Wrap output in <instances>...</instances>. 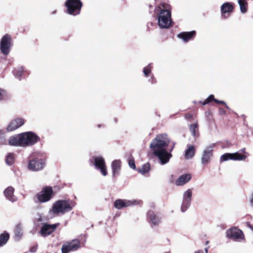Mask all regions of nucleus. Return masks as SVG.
<instances>
[{
    "instance_id": "nucleus-15",
    "label": "nucleus",
    "mask_w": 253,
    "mask_h": 253,
    "mask_svg": "<svg viewBox=\"0 0 253 253\" xmlns=\"http://www.w3.org/2000/svg\"><path fill=\"white\" fill-rule=\"evenodd\" d=\"M139 204L136 200H128L118 199L114 202V207L117 209H121L123 208L129 207L132 205H136Z\"/></svg>"
},
{
    "instance_id": "nucleus-46",
    "label": "nucleus",
    "mask_w": 253,
    "mask_h": 253,
    "mask_svg": "<svg viewBox=\"0 0 253 253\" xmlns=\"http://www.w3.org/2000/svg\"><path fill=\"white\" fill-rule=\"evenodd\" d=\"M208 248H206L205 249V251L206 253H208Z\"/></svg>"
},
{
    "instance_id": "nucleus-2",
    "label": "nucleus",
    "mask_w": 253,
    "mask_h": 253,
    "mask_svg": "<svg viewBox=\"0 0 253 253\" xmlns=\"http://www.w3.org/2000/svg\"><path fill=\"white\" fill-rule=\"evenodd\" d=\"M158 24L161 29H168L171 25L170 6L167 3H162L159 7Z\"/></svg>"
},
{
    "instance_id": "nucleus-8",
    "label": "nucleus",
    "mask_w": 253,
    "mask_h": 253,
    "mask_svg": "<svg viewBox=\"0 0 253 253\" xmlns=\"http://www.w3.org/2000/svg\"><path fill=\"white\" fill-rule=\"evenodd\" d=\"M92 159L95 169L103 176H106L108 174V170L104 158L101 156H97L93 157Z\"/></svg>"
},
{
    "instance_id": "nucleus-12",
    "label": "nucleus",
    "mask_w": 253,
    "mask_h": 253,
    "mask_svg": "<svg viewBox=\"0 0 253 253\" xmlns=\"http://www.w3.org/2000/svg\"><path fill=\"white\" fill-rule=\"evenodd\" d=\"M81 247V243L77 239L68 242L62 245L61 252L62 253H68L70 252L76 251Z\"/></svg>"
},
{
    "instance_id": "nucleus-5",
    "label": "nucleus",
    "mask_w": 253,
    "mask_h": 253,
    "mask_svg": "<svg viewBox=\"0 0 253 253\" xmlns=\"http://www.w3.org/2000/svg\"><path fill=\"white\" fill-rule=\"evenodd\" d=\"M82 5L80 0H67L65 3L67 13L74 16L80 14Z\"/></svg>"
},
{
    "instance_id": "nucleus-33",
    "label": "nucleus",
    "mask_w": 253,
    "mask_h": 253,
    "mask_svg": "<svg viewBox=\"0 0 253 253\" xmlns=\"http://www.w3.org/2000/svg\"><path fill=\"white\" fill-rule=\"evenodd\" d=\"M215 99L214 98V95L211 94L204 101H200L199 103L203 105H205L209 103L211 101H214L215 102Z\"/></svg>"
},
{
    "instance_id": "nucleus-4",
    "label": "nucleus",
    "mask_w": 253,
    "mask_h": 253,
    "mask_svg": "<svg viewBox=\"0 0 253 253\" xmlns=\"http://www.w3.org/2000/svg\"><path fill=\"white\" fill-rule=\"evenodd\" d=\"M21 147L33 146L40 141V138L33 131H27L20 134Z\"/></svg>"
},
{
    "instance_id": "nucleus-31",
    "label": "nucleus",
    "mask_w": 253,
    "mask_h": 253,
    "mask_svg": "<svg viewBox=\"0 0 253 253\" xmlns=\"http://www.w3.org/2000/svg\"><path fill=\"white\" fill-rule=\"evenodd\" d=\"M150 170V165L149 164H145L141 168L138 169L139 172L142 174H144Z\"/></svg>"
},
{
    "instance_id": "nucleus-42",
    "label": "nucleus",
    "mask_w": 253,
    "mask_h": 253,
    "mask_svg": "<svg viewBox=\"0 0 253 253\" xmlns=\"http://www.w3.org/2000/svg\"><path fill=\"white\" fill-rule=\"evenodd\" d=\"M249 227L252 230V231L253 232V226H252L251 225H249Z\"/></svg>"
},
{
    "instance_id": "nucleus-6",
    "label": "nucleus",
    "mask_w": 253,
    "mask_h": 253,
    "mask_svg": "<svg viewBox=\"0 0 253 253\" xmlns=\"http://www.w3.org/2000/svg\"><path fill=\"white\" fill-rule=\"evenodd\" d=\"M12 46V36L8 34L3 35L0 40V51L1 53L5 56L8 55Z\"/></svg>"
},
{
    "instance_id": "nucleus-14",
    "label": "nucleus",
    "mask_w": 253,
    "mask_h": 253,
    "mask_svg": "<svg viewBox=\"0 0 253 253\" xmlns=\"http://www.w3.org/2000/svg\"><path fill=\"white\" fill-rule=\"evenodd\" d=\"M247 157V155L241 154L238 152L234 153H226L221 156L220 161L224 162L228 160L234 161H243L245 160Z\"/></svg>"
},
{
    "instance_id": "nucleus-1",
    "label": "nucleus",
    "mask_w": 253,
    "mask_h": 253,
    "mask_svg": "<svg viewBox=\"0 0 253 253\" xmlns=\"http://www.w3.org/2000/svg\"><path fill=\"white\" fill-rule=\"evenodd\" d=\"M170 142V139L168 135L166 133H162L157 135L150 144V148L153 154L158 158L162 165L168 164L172 157L171 152L174 147L175 143H172V145L169 151L166 148Z\"/></svg>"
},
{
    "instance_id": "nucleus-20",
    "label": "nucleus",
    "mask_w": 253,
    "mask_h": 253,
    "mask_svg": "<svg viewBox=\"0 0 253 253\" xmlns=\"http://www.w3.org/2000/svg\"><path fill=\"white\" fill-rule=\"evenodd\" d=\"M111 169L113 176L118 175L121 169V162L119 160H115L112 162Z\"/></svg>"
},
{
    "instance_id": "nucleus-7",
    "label": "nucleus",
    "mask_w": 253,
    "mask_h": 253,
    "mask_svg": "<svg viewBox=\"0 0 253 253\" xmlns=\"http://www.w3.org/2000/svg\"><path fill=\"white\" fill-rule=\"evenodd\" d=\"M46 160L44 158H36L29 161L27 168L29 170L38 172L42 170L46 166Z\"/></svg>"
},
{
    "instance_id": "nucleus-22",
    "label": "nucleus",
    "mask_w": 253,
    "mask_h": 253,
    "mask_svg": "<svg viewBox=\"0 0 253 253\" xmlns=\"http://www.w3.org/2000/svg\"><path fill=\"white\" fill-rule=\"evenodd\" d=\"M233 10V5L231 2H226L223 3L220 7L221 13L222 16L225 14L231 13Z\"/></svg>"
},
{
    "instance_id": "nucleus-40",
    "label": "nucleus",
    "mask_w": 253,
    "mask_h": 253,
    "mask_svg": "<svg viewBox=\"0 0 253 253\" xmlns=\"http://www.w3.org/2000/svg\"><path fill=\"white\" fill-rule=\"evenodd\" d=\"M219 112L221 114H225V111L222 108L219 109Z\"/></svg>"
},
{
    "instance_id": "nucleus-16",
    "label": "nucleus",
    "mask_w": 253,
    "mask_h": 253,
    "mask_svg": "<svg viewBox=\"0 0 253 253\" xmlns=\"http://www.w3.org/2000/svg\"><path fill=\"white\" fill-rule=\"evenodd\" d=\"M24 124V119L21 118H17L11 120L6 129L8 131H13L22 126Z\"/></svg>"
},
{
    "instance_id": "nucleus-29",
    "label": "nucleus",
    "mask_w": 253,
    "mask_h": 253,
    "mask_svg": "<svg viewBox=\"0 0 253 253\" xmlns=\"http://www.w3.org/2000/svg\"><path fill=\"white\" fill-rule=\"evenodd\" d=\"M241 12L245 13L247 11V2L246 0H238Z\"/></svg>"
},
{
    "instance_id": "nucleus-10",
    "label": "nucleus",
    "mask_w": 253,
    "mask_h": 253,
    "mask_svg": "<svg viewBox=\"0 0 253 253\" xmlns=\"http://www.w3.org/2000/svg\"><path fill=\"white\" fill-rule=\"evenodd\" d=\"M192 197V190L191 189H188L183 192L180 207L181 212H185L190 207Z\"/></svg>"
},
{
    "instance_id": "nucleus-25",
    "label": "nucleus",
    "mask_w": 253,
    "mask_h": 253,
    "mask_svg": "<svg viewBox=\"0 0 253 253\" xmlns=\"http://www.w3.org/2000/svg\"><path fill=\"white\" fill-rule=\"evenodd\" d=\"M195 147L193 145H189L188 148L185 153V157L186 159H192L195 155Z\"/></svg>"
},
{
    "instance_id": "nucleus-39",
    "label": "nucleus",
    "mask_w": 253,
    "mask_h": 253,
    "mask_svg": "<svg viewBox=\"0 0 253 253\" xmlns=\"http://www.w3.org/2000/svg\"><path fill=\"white\" fill-rule=\"evenodd\" d=\"M250 202L251 205L253 206V192L252 193V194L251 195Z\"/></svg>"
},
{
    "instance_id": "nucleus-38",
    "label": "nucleus",
    "mask_w": 253,
    "mask_h": 253,
    "mask_svg": "<svg viewBox=\"0 0 253 253\" xmlns=\"http://www.w3.org/2000/svg\"><path fill=\"white\" fill-rule=\"evenodd\" d=\"M37 246L33 247L31 248L30 252L31 253H35L36 252V251H37Z\"/></svg>"
},
{
    "instance_id": "nucleus-18",
    "label": "nucleus",
    "mask_w": 253,
    "mask_h": 253,
    "mask_svg": "<svg viewBox=\"0 0 253 253\" xmlns=\"http://www.w3.org/2000/svg\"><path fill=\"white\" fill-rule=\"evenodd\" d=\"M191 175L190 173H185L180 175L175 181L176 186H183L188 183L191 179Z\"/></svg>"
},
{
    "instance_id": "nucleus-48",
    "label": "nucleus",
    "mask_w": 253,
    "mask_h": 253,
    "mask_svg": "<svg viewBox=\"0 0 253 253\" xmlns=\"http://www.w3.org/2000/svg\"><path fill=\"white\" fill-rule=\"evenodd\" d=\"M206 243H207V244H208L209 243V242H208V241H207V242H206Z\"/></svg>"
},
{
    "instance_id": "nucleus-17",
    "label": "nucleus",
    "mask_w": 253,
    "mask_h": 253,
    "mask_svg": "<svg viewBox=\"0 0 253 253\" xmlns=\"http://www.w3.org/2000/svg\"><path fill=\"white\" fill-rule=\"evenodd\" d=\"M58 225V223L53 224H44L42 226L40 232L43 237L48 236L56 229Z\"/></svg>"
},
{
    "instance_id": "nucleus-26",
    "label": "nucleus",
    "mask_w": 253,
    "mask_h": 253,
    "mask_svg": "<svg viewBox=\"0 0 253 253\" xmlns=\"http://www.w3.org/2000/svg\"><path fill=\"white\" fill-rule=\"evenodd\" d=\"M189 130L193 137H196L198 136V125L197 123L191 124L189 126Z\"/></svg>"
},
{
    "instance_id": "nucleus-27",
    "label": "nucleus",
    "mask_w": 253,
    "mask_h": 253,
    "mask_svg": "<svg viewBox=\"0 0 253 253\" xmlns=\"http://www.w3.org/2000/svg\"><path fill=\"white\" fill-rule=\"evenodd\" d=\"M15 237L17 240H19L23 235L22 226L21 224H17L15 228Z\"/></svg>"
},
{
    "instance_id": "nucleus-37",
    "label": "nucleus",
    "mask_w": 253,
    "mask_h": 253,
    "mask_svg": "<svg viewBox=\"0 0 253 253\" xmlns=\"http://www.w3.org/2000/svg\"><path fill=\"white\" fill-rule=\"evenodd\" d=\"M215 102L217 103H220V104H223V105H224L225 106L226 108L229 109V107L226 105V103L225 102L223 101H220V100H217V99H215Z\"/></svg>"
},
{
    "instance_id": "nucleus-30",
    "label": "nucleus",
    "mask_w": 253,
    "mask_h": 253,
    "mask_svg": "<svg viewBox=\"0 0 253 253\" xmlns=\"http://www.w3.org/2000/svg\"><path fill=\"white\" fill-rule=\"evenodd\" d=\"M24 69L22 67H18L15 69L13 71V74L16 78L20 80L21 77L22 76Z\"/></svg>"
},
{
    "instance_id": "nucleus-13",
    "label": "nucleus",
    "mask_w": 253,
    "mask_h": 253,
    "mask_svg": "<svg viewBox=\"0 0 253 253\" xmlns=\"http://www.w3.org/2000/svg\"><path fill=\"white\" fill-rule=\"evenodd\" d=\"M214 146V144H211L203 151L201 158V163L202 165H206L210 162L212 156V149Z\"/></svg>"
},
{
    "instance_id": "nucleus-3",
    "label": "nucleus",
    "mask_w": 253,
    "mask_h": 253,
    "mask_svg": "<svg viewBox=\"0 0 253 253\" xmlns=\"http://www.w3.org/2000/svg\"><path fill=\"white\" fill-rule=\"evenodd\" d=\"M75 205V202L72 201L58 200L53 204L49 212L55 215L64 214L71 211Z\"/></svg>"
},
{
    "instance_id": "nucleus-21",
    "label": "nucleus",
    "mask_w": 253,
    "mask_h": 253,
    "mask_svg": "<svg viewBox=\"0 0 253 253\" xmlns=\"http://www.w3.org/2000/svg\"><path fill=\"white\" fill-rule=\"evenodd\" d=\"M196 34L195 31L181 32L177 35V37L182 39L184 42H187L192 39Z\"/></svg>"
},
{
    "instance_id": "nucleus-34",
    "label": "nucleus",
    "mask_w": 253,
    "mask_h": 253,
    "mask_svg": "<svg viewBox=\"0 0 253 253\" xmlns=\"http://www.w3.org/2000/svg\"><path fill=\"white\" fill-rule=\"evenodd\" d=\"M151 68L152 67L150 64H149L143 68V72L146 77H148L149 76V75L151 72Z\"/></svg>"
},
{
    "instance_id": "nucleus-47",
    "label": "nucleus",
    "mask_w": 253,
    "mask_h": 253,
    "mask_svg": "<svg viewBox=\"0 0 253 253\" xmlns=\"http://www.w3.org/2000/svg\"><path fill=\"white\" fill-rule=\"evenodd\" d=\"M169 253V252H166V253Z\"/></svg>"
},
{
    "instance_id": "nucleus-36",
    "label": "nucleus",
    "mask_w": 253,
    "mask_h": 253,
    "mask_svg": "<svg viewBox=\"0 0 253 253\" xmlns=\"http://www.w3.org/2000/svg\"><path fill=\"white\" fill-rule=\"evenodd\" d=\"M129 166L130 168L133 169H135V165L133 160H130L129 161Z\"/></svg>"
},
{
    "instance_id": "nucleus-35",
    "label": "nucleus",
    "mask_w": 253,
    "mask_h": 253,
    "mask_svg": "<svg viewBox=\"0 0 253 253\" xmlns=\"http://www.w3.org/2000/svg\"><path fill=\"white\" fill-rule=\"evenodd\" d=\"M5 96V91L4 90L0 88V101L2 100Z\"/></svg>"
},
{
    "instance_id": "nucleus-44",
    "label": "nucleus",
    "mask_w": 253,
    "mask_h": 253,
    "mask_svg": "<svg viewBox=\"0 0 253 253\" xmlns=\"http://www.w3.org/2000/svg\"><path fill=\"white\" fill-rule=\"evenodd\" d=\"M56 13V10H54L53 11H52L51 12V14H55Z\"/></svg>"
},
{
    "instance_id": "nucleus-45",
    "label": "nucleus",
    "mask_w": 253,
    "mask_h": 253,
    "mask_svg": "<svg viewBox=\"0 0 253 253\" xmlns=\"http://www.w3.org/2000/svg\"><path fill=\"white\" fill-rule=\"evenodd\" d=\"M3 134V131L0 130V136Z\"/></svg>"
},
{
    "instance_id": "nucleus-19",
    "label": "nucleus",
    "mask_w": 253,
    "mask_h": 253,
    "mask_svg": "<svg viewBox=\"0 0 253 253\" xmlns=\"http://www.w3.org/2000/svg\"><path fill=\"white\" fill-rule=\"evenodd\" d=\"M14 189L11 186L6 188L3 192L6 198L12 202H15L17 199V197L14 195Z\"/></svg>"
},
{
    "instance_id": "nucleus-32",
    "label": "nucleus",
    "mask_w": 253,
    "mask_h": 253,
    "mask_svg": "<svg viewBox=\"0 0 253 253\" xmlns=\"http://www.w3.org/2000/svg\"><path fill=\"white\" fill-rule=\"evenodd\" d=\"M5 162L7 165H11L14 162V156L12 154L9 153L5 158Z\"/></svg>"
},
{
    "instance_id": "nucleus-28",
    "label": "nucleus",
    "mask_w": 253,
    "mask_h": 253,
    "mask_svg": "<svg viewBox=\"0 0 253 253\" xmlns=\"http://www.w3.org/2000/svg\"><path fill=\"white\" fill-rule=\"evenodd\" d=\"M9 238V235L8 233L4 232L0 235V247L6 244Z\"/></svg>"
},
{
    "instance_id": "nucleus-24",
    "label": "nucleus",
    "mask_w": 253,
    "mask_h": 253,
    "mask_svg": "<svg viewBox=\"0 0 253 253\" xmlns=\"http://www.w3.org/2000/svg\"><path fill=\"white\" fill-rule=\"evenodd\" d=\"M8 143L11 146H21L20 134L10 137L8 139Z\"/></svg>"
},
{
    "instance_id": "nucleus-41",
    "label": "nucleus",
    "mask_w": 253,
    "mask_h": 253,
    "mask_svg": "<svg viewBox=\"0 0 253 253\" xmlns=\"http://www.w3.org/2000/svg\"><path fill=\"white\" fill-rule=\"evenodd\" d=\"M241 151L242 152L245 153L246 154H247V156H248V154H247V153H246V152H245V148H243V149H241Z\"/></svg>"
},
{
    "instance_id": "nucleus-11",
    "label": "nucleus",
    "mask_w": 253,
    "mask_h": 253,
    "mask_svg": "<svg viewBox=\"0 0 253 253\" xmlns=\"http://www.w3.org/2000/svg\"><path fill=\"white\" fill-rule=\"evenodd\" d=\"M226 237L240 242L244 240V235L242 231L236 227H232L227 230Z\"/></svg>"
},
{
    "instance_id": "nucleus-23",
    "label": "nucleus",
    "mask_w": 253,
    "mask_h": 253,
    "mask_svg": "<svg viewBox=\"0 0 253 253\" xmlns=\"http://www.w3.org/2000/svg\"><path fill=\"white\" fill-rule=\"evenodd\" d=\"M148 217L150 222L154 225H157L161 222V218L152 211H149Z\"/></svg>"
},
{
    "instance_id": "nucleus-9",
    "label": "nucleus",
    "mask_w": 253,
    "mask_h": 253,
    "mask_svg": "<svg viewBox=\"0 0 253 253\" xmlns=\"http://www.w3.org/2000/svg\"><path fill=\"white\" fill-rule=\"evenodd\" d=\"M54 192L51 187H43L42 190L36 194V197L40 203H45L53 197Z\"/></svg>"
},
{
    "instance_id": "nucleus-43",
    "label": "nucleus",
    "mask_w": 253,
    "mask_h": 253,
    "mask_svg": "<svg viewBox=\"0 0 253 253\" xmlns=\"http://www.w3.org/2000/svg\"><path fill=\"white\" fill-rule=\"evenodd\" d=\"M195 253H204L203 251H198Z\"/></svg>"
}]
</instances>
